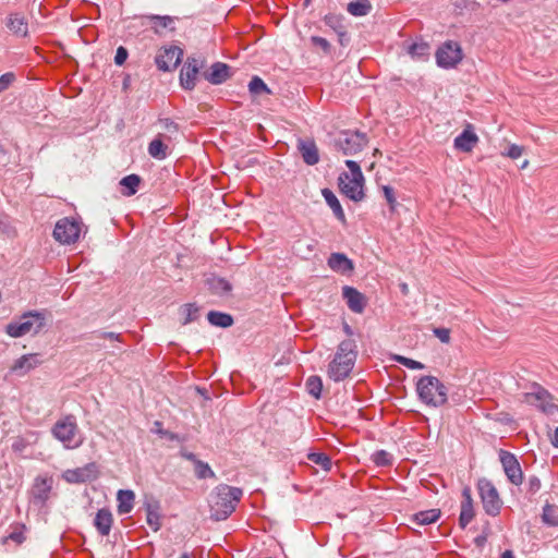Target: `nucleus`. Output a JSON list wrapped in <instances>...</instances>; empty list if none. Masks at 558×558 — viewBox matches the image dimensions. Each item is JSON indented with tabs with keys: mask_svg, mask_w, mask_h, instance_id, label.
Segmentation results:
<instances>
[{
	"mask_svg": "<svg viewBox=\"0 0 558 558\" xmlns=\"http://www.w3.org/2000/svg\"><path fill=\"white\" fill-rule=\"evenodd\" d=\"M243 496L239 487L219 484L210 494V518L215 521L228 519Z\"/></svg>",
	"mask_w": 558,
	"mask_h": 558,
	"instance_id": "1",
	"label": "nucleus"
},
{
	"mask_svg": "<svg viewBox=\"0 0 558 558\" xmlns=\"http://www.w3.org/2000/svg\"><path fill=\"white\" fill-rule=\"evenodd\" d=\"M357 357V347L354 340L347 339L339 343L333 359L328 365V377L336 381L344 380L352 372Z\"/></svg>",
	"mask_w": 558,
	"mask_h": 558,
	"instance_id": "2",
	"label": "nucleus"
},
{
	"mask_svg": "<svg viewBox=\"0 0 558 558\" xmlns=\"http://www.w3.org/2000/svg\"><path fill=\"white\" fill-rule=\"evenodd\" d=\"M421 401L430 407H441L447 402V389L435 376H423L416 384Z\"/></svg>",
	"mask_w": 558,
	"mask_h": 558,
	"instance_id": "3",
	"label": "nucleus"
},
{
	"mask_svg": "<svg viewBox=\"0 0 558 558\" xmlns=\"http://www.w3.org/2000/svg\"><path fill=\"white\" fill-rule=\"evenodd\" d=\"M345 166L349 172L341 173L339 177V187L343 195L360 201L364 196L363 184L364 177L359 163L354 160H347Z\"/></svg>",
	"mask_w": 558,
	"mask_h": 558,
	"instance_id": "4",
	"label": "nucleus"
},
{
	"mask_svg": "<svg viewBox=\"0 0 558 558\" xmlns=\"http://www.w3.org/2000/svg\"><path fill=\"white\" fill-rule=\"evenodd\" d=\"M51 434L62 442L65 449H76L83 444L76 417L72 414L58 420L51 429Z\"/></svg>",
	"mask_w": 558,
	"mask_h": 558,
	"instance_id": "5",
	"label": "nucleus"
},
{
	"mask_svg": "<svg viewBox=\"0 0 558 558\" xmlns=\"http://www.w3.org/2000/svg\"><path fill=\"white\" fill-rule=\"evenodd\" d=\"M45 326V316L39 312L24 313L17 320L5 327V332L12 338H20L29 333H37Z\"/></svg>",
	"mask_w": 558,
	"mask_h": 558,
	"instance_id": "6",
	"label": "nucleus"
},
{
	"mask_svg": "<svg viewBox=\"0 0 558 558\" xmlns=\"http://www.w3.org/2000/svg\"><path fill=\"white\" fill-rule=\"evenodd\" d=\"M368 144V137L360 131L344 130L333 138V146L344 156H355Z\"/></svg>",
	"mask_w": 558,
	"mask_h": 558,
	"instance_id": "7",
	"label": "nucleus"
},
{
	"mask_svg": "<svg viewBox=\"0 0 558 558\" xmlns=\"http://www.w3.org/2000/svg\"><path fill=\"white\" fill-rule=\"evenodd\" d=\"M82 230L83 222L80 217H65L56 223L53 238L61 244H73L80 239Z\"/></svg>",
	"mask_w": 558,
	"mask_h": 558,
	"instance_id": "8",
	"label": "nucleus"
},
{
	"mask_svg": "<svg viewBox=\"0 0 558 558\" xmlns=\"http://www.w3.org/2000/svg\"><path fill=\"white\" fill-rule=\"evenodd\" d=\"M477 489L485 512L493 517L497 515L500 512L502 501L494 484L486 478H481L477 482Z\"/></svg>",
	"mask_w": 558,
	"mask_h": 558,
	"instance_id": "9",
	"label": "nucleus"
},
{
	"mask_svg": "<svg viewBox=\"0 0 558 558\" xmlns=\"http://www.w3.org/2000/svg\"><path fill=\"white\" fill-rule=\"evenodd\" d=\"M53 487V478L48 475H38L35 477L32 488L29 490V502L38 508L46 507Z\"/></svg>",
	"mask_w": 558,
	"mask_h": 558,
	"instance_id": "10",
	"label": "nucleus"
},
{
	"mask_svg": "<svg viewBox=\"0 0 558 558\" xmlns=\"http://www.w3.org/2000/svg\"><path fill=\"white\" fill-rule=\"evenodd\" d=\"M523 401L547 414H554L557 410V407L553 403L551 395L538 384H533L531 391L523 393Z\"/></svg>",
	"mask_w": 558,
	"mask_h": 558,
	"instance_id": "11",
	"label": "nucleus"
},
{
	"mask_svg": "<svg viewBox=\"0 0 558 558\" xmlns=\"http://www.w3.org/2000/svg\"><path fill=\"white\" fill-rule=\"evenodd\" d=\"M205 65V59L203 57H187L180 71V85L185 90H192L195 88L199 71Z\"/></svg>",
	"mask_w": 558,
	"mask_h": 558,
	"instance_id": "12",
	"label": "nucleus"
},
{
	"mask_svg": "<svg viewBox=\"0 0 558 558\" xmlns=\"http://www.w3.org/2000/svg\"><path fill=\"white\" fill-rule=\"evenodd\" d=\"M437 64L453 68L462 60V50L457 43L447 41L436 52Z\"/></svg>",
	"mask_w": 558,
	"mask_h": 558,
	"instance_id": "13",
	"label": "nucleus"
},
{
	"mask_svg": "<svg viewBox=\"0 0 558 558\" xmlns=\"http://www.w3.org/2000/svg\"><path fill=\"white\" fill-rule=\"evenodd\" d=\"M98 477V468L94 462L82 468L65 470L62 478L70 484H81L95 481Z\"/></svg>",
	"mask_w": 558,
	"mask_h": 558,
	"instance_id": "14",
	"label": "nucleus"
},
{
	"mask_svg": "<svg viewBox=\"0 0 558 558\" xmlns=\"http://www.w3.org/2000/svg\"><path fill=\"white\" fill-rule=\"evenodd\" d=\"M499 458L509 482L517 486L521 485L523 472L515 456L509 451L500 450Z\"/></svg>",
	"mask_w": 558,
	"mask_h": 558,
	"instance_id": "15",
	"label": "nucleus"
},
{
	"mask_svg": "<svg viewBox=\"0 0 558 558\" xmlns=\"http://www.w3.org/2000/svg\"><path fill=\"white\" fill-rule=\"evenodd\" d=\"M182 54V49L177 46L165 48L163 51L157 54L156 64L161 71H170L179 65Z\"/></svg>",
	"mask_w": 558,
	"mask_h": 558,
	"instance_id": "16",
	"label": "nucleus"
},
{
	"mask_svg": "<svg viewBox=\"0 0 558 558\" xmlns=\"http://www.w3.org/2000/svg\"><path fill=\"white\" fill-rule=\"evenodd\" d=\"M342 296L347 302L350 311L356 314H362L367 305V300L363 293H361L357 289L344 286L342 288Z\"/></svg>",
	"mask_w": 558,
	"mask_h": 558,
	"instance_id": "17",
	"label": "nucleus"
},
{
	"mask_svg": "<svg viewBox=\"0 0 558 558\" xmlns=\"http://www.w3.org/2000/svg\"><path fill=\"white\" fill-rule=\"evenodd\" d=\"M543 520L550 525H558V477L551 486L550 502L547 500L543 508Z\"/></svg>",
	"mask_w": 558,
	"mask_h": 558,
	"instance_id": "18",
	"label": "nucleus"
},
{
	"mask_svg": "<svg viewBox=\"0 0 558 558\" xmlns=\"http://www.w3.org/2000/svg\"><path fill=\"white\" fill-rule=\"evenodd\" d=\"M328 267L340 275H350L354 270V264L343 253H331L327 259Z\"/></svg>",
	"mask_w": 558,
	"mask_h": 558,
	"instance_id": "19",
	"label": "nucleus"
},
{
	"mask_svg": "<svg viewBox=\"0 0 558 558\" xmlns=\"http://www.w3.org/2000/svg\"><path fill=\"white\" fill-rule=\"evenodd\" d=\"M298 150L300 151L303 161L308 166H314L319 161L318 148L313 140H298Z\"/></svg>",
	"mask_w": 558,
	"mask_h": 558,
	"instance_id": "20",
	"label": "nucleus"
},
{
	"mask_svg": "<svg viewBox=\"0 0 558 558\" xmlns=\"http://www.w3.org/2000/svg\"><path fill=\"white\" fill-rule=\"evenodd\" d=\"M462 502H461V512L459 517V524L462 529H465L466 525L474 518V509H473V499L471 495V489L469 487H464L462 490Z\"/></svg>",
	"mask_w": 558,
	"mask_h": 558,
	"instance_id": "21",
	"label": "nucleus"
},
{
	"mask_svg": "<svg viewBox=\"0 0 558 558\" xmlns=\"http://www.w3.org/2000/svg\"><path fill=\"white\" fill-rule=\"evenodd\" d=\"M204 77L214 85L225 83L230 77V68L222 62H215L208 72L204 73Z\"/></svg>",
	"mask_w": 558,
	"mask_h": 558,
	"instance_id": "22",
	"label": "nucleus"
},
{
	"mask_svg": "<svg viewBox=\"0 0 558 558\" xmlns=\"http://www.w3.org/2000/svg\"><path fill=\"white\" fill-rule=\"evenodd\" d=\"M113 524V517L108 508L99 509L94 519V526L101 536L110 534Z\"/></svg>",
	"mask_w": 558,
	"mask_h": 558,
	"instance_id": "23",
	"label": "nucleus"
},
{
	"mask_svg": "<svg viewBox=\"0 0 558 558\" xmlns=\"http://www.w3.org/2000/svg\"><path fill=\"white\" fill-rule=\"evenodd\" d=\"M39 364L40 360L37 354H25L14 362L11 369L15 373L24 375Z\"/></svg>",
	"mask_w": 558,
	"mask_h": 558,
	"instance_id": "24",
	"label": "nucleus"
},
{
	"mask_svg": "<svg viewBox=\"0 0 558 558\" xmlns=\"http://www.w3.org/2000/svg\"><path fill=\"white\" fill-rule=\"evenodd\" d=\"M134 500H135V494L133 490L120 489L117 494L118 513L119 514L130 513L133 509Z\"/></svg>",
	"mask_w": 558,
	"mask_h": 558,
	"instance_id": "25",
	"label": "nucleus"
},
{
	"mask_svg": "<svg viewBox=\"0 0 558 558\" xmlns=\"http://www.w3.org/2000/svg\"><path fill=\"white\" fill-rule=\"evenodd\" d=\"M478 142L477 135L469 129H465L459 136L454 138V147L469 153Z\"/></svg>",
	"mask_w": 558,
	"mask_h": 558,
	"instance_id": "26",
	"label": "nucleus"
},
{
	"mask_svg": "<svg viewBox=\"0 0 558 558\" xmlns=\"http://www.w3.org/2000/svg\"><path fill=\"white\" fill-rule=\"evenodd\" d=\"M7 26L17 36L25 37L28 33L27 22L20 13L10 14Z\"/></svg>",
	"mask_w": 558,
	"mask_h": 558,
	"instance_id": "27",
	"label": "nucleus"
},
{
	"mask_svg": "<svg viewBox=\"0 0 558 558\" xmlns=\"http://www.w3.org/2000/svg\"><path fill=\"white\" fill-rule=\"evenodd\" d=\"M142 182V179L137 174H129L122 178L119 182L120 191L125 196L134 195Z\"/></svg>",
	"mask_w": 558,
	"mask_h": 558,
	"instance_id": "28",
	"label": "nucleus"
},
{
	"mask_svg": "<svg viewBox=\"0 0 558 558\" xmlns=\"http://www.w3.org/2000/svg\"><path fill=\"white\" fill-rule=\"evenodd\" d=\"M209 290L217 295H226L232 290L231 283L221 277L211 276L207 279Z\"/></svg>",
	"mask_w": 558,
	"mask_h": 558,
	"instance_id": "29",
	"label": "nucleus"
},
{
	"mask_svg": "<svg viewBox=\"0 0 558 558\" xmlns=\"http://www.w3.org/2000/svg\"><path fill=\"white\" fill-rule=\"evenodd\" d=\"M347 11L353 16H365L372 11L369 0H353L348 3Z\"/></svg>",
	"mask_w": 558,
	"mask_h": 558,
	"instance_id": "30",
	"label": "nucleus"
},
{
	"mask_svg": "<svg viewBox=\"0 0 558 558\" xmlns=\"http://www.w3.org/2000/svg\"><path fill=\"white\" fill-rule=\"evenodd\" d=\"M207 319L213 326L222 328H228L233 324V318L230 314L217 311H210L207 314Z\"/></svg>",
	"mask_w": 558,
	"mask_h": 558,
	"instance_id": "31",
	"label": "nucleus"
},
{
	"mask_svg": "<svg viewBox=\"0 0 558 558\" xmlns=\"http://www.w3.org/2000/svg\"><path fill=\"white\" fill-rule=\"evenodd\" d=\"M440 517L439 509H429L425 511H420L413 515V521L417 525H428L435 523Z\"/></svg>",
	"mask_w": 558,
	"mask_h": 558,
	"instance_id": "32",
	"label": "nucleus"
},
{
	"mask_svg": "<svg viewBox=\"0 0 558 558\" xmlns=\"http://www.w3.org/2000/svg\"><path fill=\"white\" fill-rule=\"evenodd\" d=\"M147 19L156 34H160L162 29H173V19L168 15H149Z\"/></svg>",
	"mask_w": 558,
	"mask_h": 558,
	"instance_id": "33",
	"label": "nucleus"
},
{
	"mask_svg": "<svg viewBox=\"0 0 558 558\" xmlns=\"http://www.w3.org/2000/svg\"><path fill=\"white\" fill-rule=\"evenodd\" d=\"M168 146L163 144L161 134L154 138L148 145V154L155 158L162 160L167 157Z\"/></svg>",
	"mask_w": 558,
	"mask_h": 558,
	"instance_id": "34",
	"label": "nucleus"
},
{
	"mask_svg": "<svg viewBox=\"0 0 558 558\" xmlns=\"http://www.w3.org/2000/svg\"><path fill=\"white\" fill-rule=\"evenodd\" d=\"M307 392L315 399H319L323 390V381L319 376H310L306 380Z\"/></svg>",
	"mask_w": 558,
	"mask_h": 558,
	"instance_id": "35",
	"label": "nucleus"
},
{
	"mask_svg": "<svg viewBox=\"0 0 558 558\" xmlns=\"http://www.w3.org/2000/svg\"><path fill=\"white\" fill-rule=\"evenodd\" d=\"M307 458L311 462L322 466L324 471H329L331 469V459L324 452H310Z\"/></svg>",
	"mask_w": 558,
	"mask_h": 558,
	"instance_id": "36",
	"label": "nucleus"
},
{
	"mask_svg": "<svg viewBox=\"0 0 558 558\" xmlns=\"http://www.w3.org/2000/svg\"><path fill=\"white\" fill-rule=\"evenodd\" d=\"M194 472H195V476L198 480L216 478V474L211 470L209 464L207 462L202 461V460H198L194 464Z\"/></svg>",
	"mask_w": 558,
	"mask_h": 558,
	"instance_id": "37",
	"label": "nucleus"
},
{
	"mask_svg": "<svg viewBox=\"0 0 558 558\" xmlns=\"http://www.w3.org/2000/svg\"><path fill=\"white\" fill-rule=\"evenodd\" d=\"M371 459L377 466H389L393 462V456L386 450L375 451Z\"/></svg>",
	"mask_w": 558,
	"mask_h": 558,
	"instance_id": "38",
	"label": "nucleus"
},
{
	"mask_svg": "<svg viewBox=\"0 0 558 558\" xmlns=\"http://www.w3.org/2000/svg\"><path fill=\"white\" fill-rule=\"evenodd\" d=\"M146 522L151 527L154 532H157L160 530L161 523H160V514L157 511L156 508L148 505L146 509Z\"/></svg>",
	"mask_w": 558,
	"mask_h": 558,
	"instance_id": "39",
	"label": "nucleus"
},
{
	"mask_svg": "<svg viewBox=\"0 0 558 558\" xmlns=\"http://www.w3.org/2000/svg\"><path fill=\"white\" fill-rule=\"evenodd\" d=\"M184 314L183 325H187L196 320L199 316V308L195 304H185L182 307Z\"/></svg>",
	"mask_w": 558,
	"mask_h": 558,
	"instance_id": "40",
	"label": "nucleus"
},
{
	"mask_svg": "<svg viewBox=\"0 0 558 558\" xmlns=\"http://www.w3.org/2000/svg\"><path fill=\"white\" fill-rule=\"evenodd\" d=\"M542 484L541 480L535 476L531 475L529 476L526 484H525V490L529 498L534 497L539 490H541Z\"/></svg>",
	"mask_w": 558,
	"mask_h": 558,
	"instance_id": "41",
	"label": "nucleus"
},
{
	"mask_svg": "<svg viewBox=\"0 0 558 558\" xmlns=\"http://www.w3.org/2000/svg\"><path fill=\"white\" fill-rule=\"evenodd\" d=\"M252 94L259 95L262 93H269L267 85L258 76H254L248 84Z\"/></svg>",
	"mask_w": 558,
	"mask_h": 558,
	"instance_id": "42",
	"label": "nucleus"
},
{
	"mask_svg": "<svg viewBox=\"0 0 558 558\" xmlns=\"http://www.w3.org/2000/svg\"><path fill=\"white\" fill-rule=\"evenodd\" d=\"M322 195L324 196L327 205L331 208V209H342L341 208V205L337 198V196L335 195V193L329 190V189H323L322 190Z\"/></svg>",
	"mask_w": 558,
	"mask_h": 558,
	"instance_id": "43",
	"label": "nucleus"
},
{
	"mask_svg": "<svg viewBox=\"0 0 558 558\" xmlns=\"http://www.w3.org/2000/svg\"><path fill=\"white\" fill-rule=\"evenodd\" d=\"M408 51L412 57H424L428 53V45L424 43H414L409 47Z\"/></svg>",
	"mask_w": 558,
	"mask_h": 558,
	"instance_id": "44",
	"label": "nucleus"
},
{
	"mask_svg": "<svg viewBox=\"0 0 558 558\" xmlns=\"http://www.w3.org/2000/svg\"><path fill=\"white\" fill-rule=\"evenodd\" d=\"M396 361L410 369H423L424 368V364H422L418 361L412 360L410 357L398 355V356H396Z\"/></svg>",
	"mask_w": 558,
	"mask_h": 558,
	"instance_id": "45",
	"label": "nucleus"
},
{
	"mask_svg": "<svg viewBox=\"0 0 558 558\" xmlns=\"http://www.w3.org/2000/svg\"><path fill=\"white\" fill-rule=\"evenodd\" d=\"M95 338L107 339L109 341L122 342L121 333L112 332V331H95Z\"/></svg>",
	"mask_w": 558,
	"mask_h": 558,
	"instance_id": "46",
	"label": "nucleus"
},
{
	"mask_svg": "<svg viewBox=\"0 0 558 558\" xmlns=\"http://www.w3.org/2000/svg\"><path fill=\"white\" fill-rule=\"evenodd\" d=\"M24 529H25V525H20V526H16L9 535H8V538L17 543V544H21L25 541V536H24Z\"/></svg>",
	"mask_w": 558,
	"mask_h": 558,
	"instance_id": "47",
	"label": "nucleus"
},
{
	"mask_svg": "<svg viewBox=\"0 0 558 558\" xmlns=\"http://www.w3.org/2000/svg\"><path fill=\"white\" fill-rule=\"evenodd\" d=\"M311 41L313 46L319 47L325 53L330 52V44L327 39L319 36H312Z\"/></svg>",
	"mask_w": 558,
	"mask_h": 558,
	"instance_id": "48",
	"label": "nucleus"
},
{
	"mask_svg": "<svg viewBox=\"0 0 558 558\" xmlns=\"http://www.w3.org/2000/svg\"><path fill=\"white\" fill-rule=\"evenodd\" d=\"M159 124H160V128L170 133V134H177L178 131H179V128H178V124L174 123L172 120L170 119H161L159 121Z\"/></svg>",
	"mask_w": 558,
	"mask_h": 558,
	"instance_id": "49",
	"label": "nucleus"
},
{
	"mask_svg": "<svg viewBox=\"0 0 558 558\" xmlns=\"http://www.w3.org/2000/svg\"><path fill=\"white\" fill-rule=\"evenodd\" d=\"M15 76L13 73L8 72L0 76V93L7 90L10 85L14 82Z\"/></svg>",
	"mask_w": 558,
	"mask_h": 558,
	"instance_id": "50",
	"label": "nucleus"
},
{
	"mask_svg": "<svg viewBox=\"0 0 558 558\" xmlns=\"http://www.w3.org/2000/svg\"><path fill=\"white\" fill-rule=\"evenodd\" d=\"M384 194H385V197L387 199V203H388L390 209H395L397 202H396L393 189L390 186H384Z\"/></svg>",
	"mask_w": 558,
	"mask_h": 558,
	"instance_id": "51",
	"label": "nucleus"
},
{
	"mask_svg": "<svg viewBox=\"0 0 558 558\" xmlns=\"http://www.w3.org/2000/svg\"><path fill=\"white\" fill-rule=\"evenodd\" d=\"M522 154H523V147L519 146L517 144H512L509 146L506 156H508L511 159H518L522 156Z\"/></svg>",
	"mask_w": 558,
	"mask_h": 558,
	"instance_id": "52",
	"label": "nucleus"
},
{
	"mask_svg": "<svg viewBox=\"0 0 558 558\" xmlns=\"http://www.w3.org/2000/svg\"><path fill=\"white\" fill-rule=\"evenodd\" d=\"M128 56H129L128 50L124 47L120 46L117 49L116 57H114L116 64L122 65L126 61Z\"/></svg>",
	"mask_w": 558,
	"mask_h": 558,
	"instance_id": "53",
	"label": "nucleus"
},
{
	"mask_svg": "<svg viewBox=\"0 0 558 558\" xmlns=\"http://www.w3.org/2000/svg\"><path fill=\"white\" fill-rule=\"evenodd\" d=\"M434 335L442 342L448 343L450 341V330L447 328H435Z\"/></svg>",
	"mask_w": 558,
	"mask_h": 558,
	"instance_id": "54",
	"label": "nucleus"
},
{
	"mask_svg": "<svg viewBox=\"0 0 558 558\" xmlns=\"http://www.w3.org/2000/svg\"><path fill=\"white\" fill-rule=\"evenodd\" d=\"M181 456L184 459H186L189 461H192L194 464L199 460V459H197V457L193 452L182 451Z\"/></svg>",
	"mask_w": 558,
	"mask_h": 558,
	"instance_id": "55",
	"label": "nucleus"
},
{
	"mask_svg": "<svg viewBox=\"0 0 558 558\" xmlns=\"http://www.w3.org/2000/svg\"><path fill=\"white\" fill-rule=\"evenodd\" d=\"M486 541H487L486 534L478 535L474 539L476 546H478V547L483 546L486 543Z\"/></svg>",
	"mask_w": 558,
	"mask_h": 558,
	"instance_id": "56",
	"label": "nucleus"
},
{
	"mask_svg": "<svg viewBox=\"0 0 558 558\" xmlns=\"http://www.w3.org/2000/svg\"><path fill=\"white\" fill-rule=\"evenodd\" d=\"M333 214L339 221H341L342 223L345 222L344 211H333Z\"/></svg>",
	"mask_w": 558,
	"mask_h": 558,
	"instance_id": "57",
	"label": "nucleus"
},
{
	"mask_svg": "<svg viewBox=\"0 0 558 558\" xmlns=\"http://www.w3.org/2000/svg\"><path fill=\"white\" fill-rule=\"evenodd\" d=\"M551 444L558 448V427L554 432V435L551 437Z\"/></svg>",
	"mask_w": 558,
	"mask_h": 558,
	"instance_id": "58",
	"label": "nucleus"
},
{
	"mask_svg": "<svg viewBox=\"0 0 558 558\" xmlns=\"http://www.w3.org/2000/svg\"><path fill=\"white\" fill-rule=\"evenodd\" d=\"M343 330L350 337L353 335V330H352V328L348 324H344Z\"/></svg>",
	"mask_w": 558,
	"mask_h": 558,
	"instance_id": "59",
	"label": "nucleus"
},
{
	"mask_svg": "<svg viewBox=\"0 0 558 558\" xmlns=\"http://www.w3.org/2000/svg\"><path fill=\"white\" fill-rule=\"evenodd\" d=\"M501 558H514L511 550H506L502 553Z\"/></svg>",
	"mask_w": 558,
	"mask_h": 558,
	"instance_id": "60",
	"label": "nucleus"
},
{
	"mask_svg": "<svg viewBox=\"0 0 558 558\" xmlns=\"http://www.w3.org/2000/svg\"><path fill=\"white\" fill-rule=\"evenodd\" d=\"M179 558H193V556L190 553H183Z\"/></svg>",
	"mask_w": 558,
	"mask_h": 558,
	"instance_id": "61",
	"label": "nucleus"
},
{
	"mask_svg": "<svg viewBox=\"0 0 558 558\" xmlns=\"http://www.w3.org/2000/svg\"><path fill=\"white\" fill-rule=\"evenodd\" d=\"M400 287H401L402 293L407 294L408 293V286L405 283H402Z\"/></svg>",
	"mask_w": 558,
	"mask_h": 558,
	"instance_id": "62",
	"label": "nucleus"
},
{
	"mask_svg": "<svg viewBox=\"0 0 558 558\" xmlns=\"http://www.w3.org/2000/svg\"><path fill=\"white\" fill-rule=\"evenodd\" d=\"M13 449L14 450H20L21 449V445L19 442H14L13 444Z\"/></svg>",
	"mask_w": 558,
	"mask_h": 558,
	"instance_id": "63",
	"label": "nucleus"
},
{
	"mask_svg": "<svg viewBox=\"0 0 558 558\" xmlns=\"http://www.w3.org/2000/svg\"><path fill=\"white\" fill-rule=\"evenodd\" d=\"M527 165H529V161H527V160H525V161L522 163L521 168L523 169V168L527 167Z\"/></svg>",
	"mask_w": 558,
	"mask_h": 558,
	"instance_id": "64",
	"label": "nucleus"
}]
</instances>
